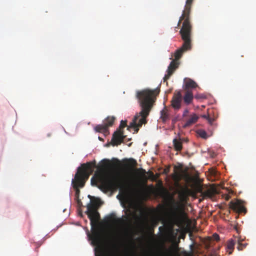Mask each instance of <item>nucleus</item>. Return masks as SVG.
Segmentation results:
<instances>
[{"instance_id":"0eeeda50","label":"nucleus","mask_w":256,"mask_h":256,"mask_svg":"<svg viewBox=\"0 0 256 256\" xmlns=\"http://www.w3.org/2000/svg\"><path fill=\"white\" fill-rule=\"evenodd\" d=\"M229 206L230 209L237 213L246 214V209L244 205V202L242 200L237 199L230 201Z\"/></svg>"},{"instance_id":"9d476101","label":"nucleus","mask_w":256,"mask_h":256,"mask_svg":"<svg viewBox=\"0 0 256 256\" xmlns=\"http://www.w3.org/2000/svg\"><path fill=\"white\" fill-rule=\"evenodd\" d=\"M198 116L196 114H190L184 125V128H187L196 123L198 119Z\"/></svg>"},{"instance_id":"f03ea898","label":"nucleus","mask_w":256,"mask_h":256,"mask_svg":"<svg viewBox=\"0 0 256 256\" xmlns=\"http://www.w3.org/2000/svg\"><path fill=\"white\" fill-rule=\"evenodd\" d=\"M159 91L158 89H144L136 92V98L138 100L141 110L138 114L134 116L132 121L128 126V130L133 128L135 132H138L139 128L146 122V118L149 115Z\"/></svg>"},{"instance_id":"1a4fd4ad","label":"nucleus","mask_w":256,"mask_h":256,"mask_svg":"<svg viewBox=\"0 0 256 256\" xmlns=\"http://www.w3.org/2000/svg\"><path fill=\"white\" fill-rule=\"evenodd\" d=\"M136 170L139 172L142 180L144 181L145 182H146L148 178L146 176V174H149L150 178H154V173L151 171H148V172L146 171L145 170L140 168L138 169H136Z\"/></svg>"},{"instance_id":"a878e982","label":"nucleus","mask_w":256,"mask_h":256,"mask_svg":"<svg viewBox=\"0 0 256 256\" xmlns=\"http://www.w3.org/2000/svg\"><path fill=\"white\" fill-rule=\"evenodd\" d=\"M76 199H77V204H78V205L80 207L82 206V202L81 200H80V199H79V198H76Z\"/></svg>"},{"instance_id":"c85d7f7f","label":"nucleus","mask_w":256,"mask_h":256,"mask_svg":"<svg viewBox=\"0 0 256 256\" xmlns=\"http://www.w3.org/2000/svg\"><path fill=\"white\" fill-rule=\"evenodd\" d=\"M230 198V195H228V194H226V195L224 196V198H225V200H229Z\"/></svg>"},{"instance_id":"20e7f679","label":"nucleus","mask_w":256,"mask_h":256,"mask_svg":"<svg viewBox=\"0 0 256 256\" xmlns=\"http://www.w3.org/2000/svg\"><path fill=\"white\" fill-rule=\"evenodd\" d=\"M96 167L95 161L86 162L82 164L81 167L78 168L77 172L74 175V178L72 180V184L73 188L75 190V196L76 198H78L80 194V188H82L85 183L88 179L94 168Z\"/></svg>"},{"instance_id":"393cba45","label":"nucleus","mask_w":256,"mask_h":256,"mask_svg":"<svg viewBox=\"0 0 256 256\" xmlns=\"http://www.w3.org/2000/svg\"><path fill=\"white\" fill-rule=\"evenodd\" d=\"M175 178L178 184V182L181 179V176L180 174H177Z\"/></svg>"},{"instance_id":"ddd939ff","label":"nucleus","mask_w":256,"mask_h":256,"mask_svg":"<svg viewBox=\"0 0 256 256\" xmlns=\"http://www.w3.org/2000/svg\"><path fill=\"white\" fill-rule=\"evenodd\" d=\"M196 83L190 78H188L185 82L184 90H190V88H194L198 87Z\"/></svg>"},{"instance_id":"7ed1b4c3","label":"nucleus","mask_w":256,"mask_h":256,"mask_svg":"<svg viewBox=\"0 0 256 256\" xmlns=\"http://www.w3.org/2000/svg\"><path fill=\"white\" fill-rule=\"evenodd\" d=\"M91 184L92 186H97L104 192L114 190L119 188L120 192H122L124 196L134 194L137 192L136 182H130L126 186L122 184L120 178H108L98 174H95L94 176L92 178Z\"/></svg>"},{"instance_id":"5701e85b","label":"nucleus","mask_w":256,"mask_h":256,"mask_svg":"<svg viewBox=\"0 0 256 256\" xmlns=\"http://www.w3.org/2000/svg\"><path fill=\"white\" fill-rule=\"evenodd\" d=\"M198 134L202 138H206V133L204 130H200Z\"/></svg>"},{"instance_id":"72a5a7b5","label":"nucleus","mask_w":256,"mask_h":256,"mask_svg":"<svg viewBox=\"0 0 256 256\" xmlns=\"http://www.w3.org/2000/svg\"><path fill=\"white\" fill-rule=\"evenodd\" d=\"M88 198H92V196H91L90 195H88Z\"/></svg>"},{"instance_id":"cd10ccee","label":"nucleus","mask_w":256,"mask_h":256,"mask_svg":"<svg viewBox=\"0 0 256 256\" xmlns=\"http://www.w3.org/2000/svg\"><path fill=\"white\" fill-rule=\"evenodd\" d=\"M207 120H208V122L210 124H212L214 120L213 118H210V116H208V118L207 119Z\"/></svg>"},{"instance_id":"9b49d317","label":"nucleus","mask_w":256,"mask_h":256,"mask_svg":"<svg viewBox=\"0 0 256 256\" xmlns=\"http://www.w3.org/2000/svg\"><path fill=\"white\" fill-rule=\"evenodd\" d=\"M194 98L193 93L192 90H185V94L183 97V100L184 103L186 105L191 104Z\"/></svg>"},{"instance_id":"2f4dec72","label":"nucleus","mask_w":256,"mask_h":256,"mask_svg":"<svg viewBox=\"0 0 256 256\" xmlns=\"http://www.w3.org/2000/svg\"><path fill=\"white\" fill-rule=\"evenodd\" d=\"M202 98V96H199V95H198H198H196V96H195V98Z\"/></svg>"},{"instance_id":"4468645a","label":"nucleus","mask_w":256,"mask_h":256,"mask_svg":"<svg viewBox=\"0 0 256 256\" xmlns=\"http://www.w3.org/2000/svg\"><path fill=\"white\" fill-rule=\"evenodd\" d=\"M189 192L190 190L187 187H186L182 189L179 193L180 199L182 201H186Z\"/></svg>"},{"instance_id":"2eb2a0df","label":"nucleus","mask_w":256,"mask_h":256,"mask_svg":"<svg viewBox=\"0 0 256 256\" xmlns=\"http://www.w3.org/2000/svg\"><path fill=\"white\" fill-rule=\"evenodd\" d=\"M236 241L232 239H230L228 241L226 250V252H228V254H231L232 253Z\"/></svg>"},{"instance_id":"b1692460","label":"nucleus","mask_w":256,"mask_h":256,"mask_svg":"<svg viewBox=\"0 0 256 256\" xmlns=\"http://www.w3.org/2000/svg\"><path fill=\"white\" fill-rule=\"evenodd\" d=\"M212 238L214 240L218 241L220 240V236L217 234L215 233L212 235Z\"/></svg>"},{"instance_id":"473e14b6","label":"nucleus","mask_w":256,"mask_h":256,"mask_svg":"<svg viewBox=\"0 0 256 256\" xmlns=\"http://www.w3.org/2000/svg\"><path fill=\"white\" fill-rule=\"evenodd\" d=\"M98 140L100 141H104V140L102 138H100V136L98 137Z\"/></svg>"},{"instance_id":"7c9ffc66","label":"nucleus","mask_w":256,"mask_h":256,"mask_svg":"<svg viewBox=\"0 0 256 256\" xmlns=\"http://www.w3.org/2000/svg\"><path fill=\"white\" fill-rule=\"evenodd\" d=\"M210 244H206V249H209L210 248Z\"/></svg>"},{"instance_id":"f3484780","label":"nucleus","mask_w":256,"mask_h":256,"mask_svg":"<svg viewBox=\"0 0 256 256\" xmlns=\"http://www.w3.org/2000/svg\"><path fill=\"white\" fill-rule=\"evenodd\" d=\"M160 118L162 120L163 122H166L170 118L168 110L166 108L160 112Z\"/></svg>"},{"instance_id":"bb28decb","label":"nucleus","mask_w":256,"mask_h":256,"mask_svg":"<svg viewBox=\"0 0 256 256\" xmlns=\"http://www.w3.org/2000/svg\"><path fill=\"white\" fill-rule=\"evenodd\" d=\"M188 112V110L186 109L184 110V112H183V114H182V116L183 117H186L187 115V114Z\"/></svg>"},{"instance_id":"39448f33","label":"nucleus","mask_w":256,"mask_h":256,"mask_svg":"<svg viewBox=\"0 0 256 256\" xmlns=\"http://www.w3.org/2000/svg\"><path fill=\"white\" fill-rule=\"evenodd\" d=\"M182 95L180 90L174 91L170 103L172 107L174 110L180 109L182 106Z\"/></svg>"},{"instance_id":"423d86ee","label":"nucleus","mask_w":256,"mask_h":256,"mask_svg":"<svg viewBox=\"0 0 256 256\" xmlns=\"http://www.w3.org/2000/svg\"><path fill=\"white\" fill-rule=\"evenodd\" d=\"M184 214L183 206L179 202H174L173 205V212L172 218L175 223L179 222L181 216Z\"/></svg>"},{"instance_id":"6ab92c4d","label":"nucleus","mask_w":256,"mask_h":256,"mask_svg":"<svg viewBox=\"0 0 256 256\" xmlns=\"http://www.w3.org/2000/svg\"><path fill=\"white\" fill-rule=\"evenodd\" d=\"M125 160L128 162V164L132 166H134L137 164L136 160L134 158L126 159Z\"/></svg>"},{"instance_id":"a211bd4d","label":"nucleus","mask_w":256,"mask_h":256,"mask_svg":"<svg viewBox=\"0 0 256 256\" xmlns=\"http://www.w3.org/2000/svg\"><path fill=\"white\" fill-rule=\"evenodd\" d=\"M115 120L116 118L114 116H108L104 120L103 123L108 128L109 126L113 125Z\"/></svg>"},{"instance_id":"c756f323","label":"nucleus","mask_w":256,"mask_h":256,"mask_svg":"<svg viewBox=\"0 0 256 256\" xmlns=\"http://www.w3.org/2000/svg\"><path fill=\"white\" fill-rule=\"evenodd\" d=\"M208 116H207V115H206V114H204V115H202V118H206V120L208 118Z\"/></svg>"},{"instance_id":"6e6552de","label":"nucleus","mask_w":256,"mask_h":256,"mask_svg":"<svg viewBox=\"0 0 256 256\" xmlns=\"http://www.w3.org/2000/svg\"><path fill=\"white\" fill-rule=\"evenodd\" d=\"M126 136L124 135V130H118L112 134L111 144L113 146L120 144L124 141Z\"/></svg>"},{"instance_id":"aec40b11","label":"nucleus","mask_w":256,"mask_h":256,"mask_svg":"<svg viewBox=\"0 0 256 256\" xmlns=\"http://www.w3.org/2000/svg\"><path fill=\"white\" fill-rule=\"evenodd\" d=\"M238 241V246L237 248L238 250H242L247 246V244H242L239 240Z\"/></svg>"},{"instance_id":"dca6fc26","label":"nucleus","mask_w":256,"mask_h":256,"mask_svg":"<svg viewBox=\"0 0 256 256\" xmlns=\"http://www.w3.org/2000/svg\"><path fill=\"white\" fill-rule=\"evenodd\" d=\"M173 145L174 148L176 151H180L182 148V140L174 138L173 140Z\"/></svg>"},{"instance_id":"f257e3e1","label":"nucleus","mask_w":256,"mask_h":256,"mask_svg":"<svg viewBox=\"0 0 256 256\" xmlns=\"http://www.w3.org/2000/svg\"><path fill=\"white\" fill-rule=\"evenodd\" d=\"M194 0H186L184 10L182 12L181 16L180 18L178 26H179L184 20L182 28L180 31L182 39L184 43L182 46L174 52L175 59L170 63L166 70L167 74L164 78V81L166 82L173 74L179 65L178 60L182 57L185 52L190 50L192 48L191 34L192 26L190 22V12L192 5Z\"/></svg>"},{"instance_id":"4be33fe9","label":"nucleus","mask_w":256,"mask_h":256,"mask_svg":"<svg viewBox=\"0 0 256 256\" xmlns=\"http://www.w3.org/2000/svg\"><path fill=\"white\" fill-rule=\"evenodd\" d=\"M102 166L104 168H106L108 166V164H110V162L108 160H104L102 161Z\"/></svg>"},{"instance_id":"412c9836","label":"nucleus","mask_w":256,"mask_h":256,"mask_svg":"<svg viewBox=\"0 0 256 256\" xmlns=\"http://www.w3.org/2000/svg\"><path fill=\"white\" fill-rule=\"evenodd\" d=\"M126 126V121L122 120L120 122L119 130H123V128Z\"/></svg>"},{"instance_id":"f8f14e48","label":"nucleus","mask_w":256,"mask_h":256,"mask_svg":"<svg viewBox=\"0 0 256 256\" xmlns=\"http://www.w3.org/2000/svg\"><path fill=\"white\" fill-rule=\"evenodd\" d=\"M94 130L96 132H101L106 136L109 134L108 128L106 127V126L103 123L102 124L96 125L94 128Z\"/></svg>"}]
</instances>
